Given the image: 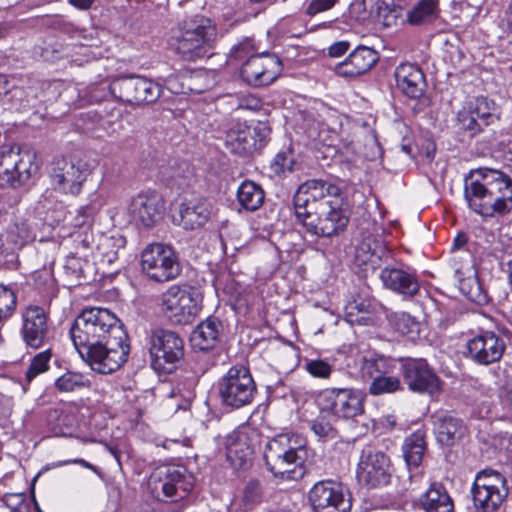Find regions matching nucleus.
<instances>
[{
  "mask_svg": "<svg viewBox=\"0 0 512 512\" xmlns=\"http://www.w3.org/2000/svg\"><path fill=\"white\" fill-rule=\"evenodd\" d=\"M73 344L93 371L111 374L127 362L128 335L120 320L108 309H84L70 328Z\"/></svg>",
  "mask_w": 512,
  "mask_h": 512,
  "instance_id": "nucleus-1",
  "label": "nucleus"
},
{
  "mask_svg": "<svg viewBox=\"0 0 512 512\" xmlns=\"http://www.w3.org/2000/svg\"><path fill=\"white\" fill-rule=\"evenodd\" d=\"M294 214L306 232L332 237L348 225L349 212L337 185L322 179L301 184L293 196Z\"/></svg>",
  "mask_w": 512,
  "mask_h": 512,
  "instance_id": "nucleus-2",
  "label": "nucleus"
},
{
  "mask_svg": "<svg viewBox=\"0 0 512 512\" xmlns=\"http://www.w3.org/2000/svg\"><path fill=\"white\" fill-rule=\"evenodd\" d=\"M464 198L483 217H504L512 212V178L500 170H471L464 178Z\"/></svg>",
  "mask_w": 512,
  "mask_h": 512,
  "instance_id": "nucleus-3",
  "label": "nucleus"
},
{
  "mask_svg": "<svg viewBox=\"0 0 512 512\" xmlns=\"http://www.w3.org/2000/svg\"><path fill=\"white\" fill-rule=\"evenodd\" d=\"M216 39V26L210 19L196 15L179 23L170 37L169 45L182 60L195 62L213 54Z\"/></svg>",
  "mask_w": 512,
  "mask_h": 512,
  "instance_id": "nucleus-4",
  "label": "nucleus"
},
{
  "mask_svg": "<svg viewBox=\"0 0 512 512\" xmlns=\"http://www.w3.org/2000/svg\"><path fill=\"white\" fill-rule=\"evenodd\" d=\"M307 451L303 446L293 447L286 434H280L265 445L264 461L267 469L281 478L298 479L304 475L303 463Z\"/></svg>",
  "mask_w": 512,
  "mask_h": 512,
  "instance_id": "nucleus-5",
  "label": "nucleus"
},
{
  "mask_svg": "<svg viewBox=\"0 0 512 512\" xmlns=\"http://www.w3.org/2000/svg\"><path fill=\"white\" fill-rule=\"evenodd\" d=\"M217 390L223 406L240 409L253 402L257 386L247 367L235 365L219 380Z\"/></svg>",
  "mask_w": 512,
  "mask_h": 512,
  "instance_id": "nucleus-6",
  "label": "nucleus"
},
{
  "mask_svg": "<svg viewBox=\"0 0 512 512\" xmlns=\"http://www.w3.org/2000/svg\"><path fill=\"white\" fill-rule=\"evenodd\" d=\"M508 493L506 477L493 469L479 471L471 487L474 506L481 512H496Z\"/></svg>",
  "mask_w": 512,
  "mask_h": 512,
  "instance_id": "nucleus-7",
  "label": "nucleus"
},
{
  "mask_svg": "<svg viewBox=\"0 0 512 512\" xmlns=\"http://www.w3.org/2000/svg\"><path fill=\"white\" fill-rule=\"evenodd\" d=\"M152 368L159 373H171L184 356V342L174 331L152 329L149 334Z\"/></svg>",
  "mask_w": 512,
  "mask_h": 512,
  "instance_id": "nucleus-8",
  "label": "nucleus"
},
{
  "mask_svg": "<svg viewBox=\"0 0 512 512\" xmlns=\"http://www.w3.org/2000/svg\"><path fill=\"white\" fill-rule=\"evenodd\" d=\"M364 394L353 388H325L316 397L318 407L338 419H354L364 413Z\"/></svg>",
  "mask_w": 512,
  "mask_h": 512,
  "instance_id": "nucleus-9",
  "label": "nucleus"
},
{
  "mask_svg": "<svg viewBox=\"0 0 512 512\" xmlns=\"http://www.w3.org/2000/svg\"><path fill=\"white\" fill-rule=\"evenodd\" d=\"M143 272L155 282H167L177 278L182 266L176 251L162 243L149 244L141 253Z\"/></svg>",
  "mask_w": 512,
  "mask_h": 512,
  "instance_id": "nucleus-10",
  "label": "nucleus"
},
{
  "mask_svg": "<svg viewBox=\"0 0 512 512\" xmlns=\"http://www.w3.org/2000/svg\"><path fill=\"white\" fill-rule=\"evenodd\" d=\"M109 91L118 100L140 106L156 102L162 88L146 77L129 75L114 79L109 85Z\"/></svg>",
  "mask_w": 512,
  "mask_h": 512,
  "instance_id": "nucleus-11",
  "label": "nucleus"
},
{
  "mask_svg": "<svg viewBox=\"0 0 512 512\" xmlns=\"http://www.w3.org/2000/svg\"><path fill=\"white\" fill-rule=\"evenodd\" d=\"M161 309L172 323L186 325L193 322L200 306L193 291L173 285L162 294Z\"/></svg>",
  "mask_w": 512,
  "mask_h": 512,
  "instance_id": "nucleus-12",
  "label": "nucleus"
},
{
  "mask_svg": "<svg viewBox=\"0 0 512 512\" xmlns=\"http://www.w3.org/2000/svg\"><path fill=\"white\" fill-rule=\"evenodd\" d=\"M33 156L15 145L0 146V187H17L31 176Z\"/></svg>",
  "mask_w": 512,
  "mask_h": 512,
  "instance_id": "nucleus-13",
  "label": "nucleus"
},
{
  "mask_svg": "<svg viewBox=\"0 0 512 512\" xmlns=\"http://www.w3.org/2000/svg\"><path fill=\"white\" fill-rule=\"evenodd\" d=\"M308 500L314 512H349L352 502L343 485L333 480H321L313 485Z\"/></svg>",
  "mask_w": 512,
  "mask_h": 512,
  "instance_id": "nucleus-14",
  "label": "nucleus"
},
{
  "mask_svg": "<svg viewBox=\"0 0 512 512\" xmlns=\"http://www.w3.org/2000/svg\"><path fill=\"white\" fill-rule=\"evenodd\" d=\"M153 491H161L172 502L185 498L194 487V478L185 469L175 466L157 468L151 476Z\"/></svg>",
  "mask_w": 512,
  "mask_h": 512,
  "instance_id": "nucleus-15",
  "label": "nucleus"
},
{
  "mask_svg": "<svg viewBox=\"0 0 512 512\" xmlns=\"http://www.w3.org/2000/svg\"><path fill=\"white\" fill-rule=\"evenodd\" d=\"M90 173L89 165L77 157H59L52 162L51 178L57 188L65 193L77 195Z\"/></svg>",
  "mask_w": 512,
  "mask_h": 512,
  "instance_id": "nucleus-16",
  "label": "nucleus"
},
{
  "mask_svg": "<svg viewBox=\"0 0 512 512\" xmlns=\"http://www.w3.org/2000/svg\"><path fill=\"white\" fill-rule=\"evenodd\" d=\"M390 459L382 451L367 446L362 450L357 479L367 488H378L390 482Z\"/></svg>",
  "mask_w": 512,
  "mask_h": 512,
  "instance_id": "nucleus-17",
  "label": "nucleus"
},
{
  "mask_svg": "<svg viewBox=\"0 0 512 512\" xmlns=\"http://www.w3.org/2000/svg\"><path fill=\"white\" fill-rule=\"evenodd\" d=\"M282 69V62L277 55L261 53L249 57L243 63L240 74L249 85L261 87L274 82Z\"/></svg>",
  "mask_w": 512,
  "mask_h": 512,
  "instance_id": "nucleus-18",
  "label": "nucleus"
},
{
  "mask_svg": "<svg viewBox=\"0 0 512 512\" xmlns=\"http://www.w3.org/2000/svg\"><path fill=\"white\" fill-rule=\"evenodd\" d=\"M401 374L404 383L412 392L432 395L440 389V380L425 359H402Z\"/></svg>",
  "mask_w": 512,
  "mask_h": 512,
  "instance_id": "nucleus-19",
  "label": "nucleus"
},
{
  "mask_svg": "<svg viewBox=\"0 0 512 512\" xmlns=\"http://www.w3.org/2000/svg\"><path fill=\"white\" fill-rule=\"evenodd\" d=\"M506 349L505 341L493 331H481L466 343V358L479 365L498 362Z\"/></svg>",
  "mask_w": 512,
  "mask_h": 512,
  "instance_id": "nucleus-20",
  "label": "nucleus"
},
{
  "mask_svg": "<svg viewBox=\"0 0 512 512\" xmlns=\"http://www.w3.org/2000/svg\"><path fill=\"white\" fill-rule=\"evenodd\" d=\"M20 334L26 346L38 349L49 339V316L39 305H28L21 311Z\"/></svg>",
  "mask_w": 512,
  "mask_h": 512,
  "instance_id": "nucleus-21",
  "label": "nucleus"
},
{
  "mask_svg": "<svg viewBox=\"0 0 512 512\" xmlns=\"http://www.w3.org/2000/svg\"><path fill=\"white\" fill-rule=\"evenodd\" d=\"M128 211L137 225L150 229L163 219L165 203L158 193L143 192L132 199Z\"/></svg>",
  "mask_w": 512,
  "mask_h": 512,
  "instance_id": "nucleus-22",
  "label": "nucleus"
},
{
  "mask_svg": "<svg viewBox=\"0 0 512 512\" xmlns=\"http://www.w3.org/2000/svg\"><path fill=\"white\" fill-rule=\"evenodd\" d=\"M380 279L385 288L404 298H413L420 291L417 272L410 268L385 267L380 272Z\"/></svg>",
  "mask_w": 512,
  "mask_h": 512,
  "instance_id": "nucleus-23",
  "label": "nucleus"
},
{
  "mask_svg": "<svg viewBox=\"0 0 512 512\" xmlns=\"http://www.w3.org/2000/svg\"><path fill=\"white\" fill-rule=\"evenodd\" d=\"M379 60V54L368 46H357L348 57L335 67L337 75L355 78L368 72Z\"/></svg>",
  "mask_w": 512,
  "mask_h": 512,
  "instance_id": "nucleus-24",
  "label": "nucleus"
},
{
  "mask_svg": "<svg viewBox=\"0 0 512 512\" xmlns=\"http://www.w3.org/2000/svg\"><path fill=\"white\" fill-rule=\"evenodd\" d=\"M351 19L361 25L387 23L388 6L383 0H353L348 10Z\"/></svg>",
  "mask_w": 512,
  "mask_h": 512,
  "instance_id": "nucleus-25",
  "label": "nucleus"
},
{
  "mask_svg": "<svg viewBox=\"0 0 512 512\" xmlns=\"http://www.w3.org/2000/svg\"><path fill=\"white\" fill-rule=\"evenodd\" d=\"M212 206L205 199L186 200L179 204L180 225L185 230L202 228L211 217Z\"/></svg>",
  "mask_w": 512,
  "mask_h": 512,
  "instance_id": "nucleus-26",
  "label": "nucleus"
},
{
  "mask_svg": "<svg viewBox=\"0 0 512 512\" xmlns=\"http://www.w3.org/2000/svg\"><path fill=\"white\" fill-rule=\"evenodd\" d=\"M397 87L409 98L418 99L425 91L426 81L422 70L414 64H401L395 70Z\"/></svg>",
  "mask_w": 512,
  "mask_h": 512,
  "instance_id": "nucleus-27",
  "label": "nucleus"
},
{
  "mask_svg": "<svg viewBox=\"0 0 512 512\" xmlns=\"http://www.w3.org/2000/svg\"><path fill=\"white\" fill-rule=\"evenodd\" d=\"M435 433L441 445L453 446L461 440L466 432L461 419L447 411H438L433 415Z\"/></svg>",
  "mask_w": 512,
  "mask_h": 512,
  "instance_id": "nucleus-28",
  "label": "nucleus"
},
{
  "mask_svg": "<svg viewBox=\"0 0 512 512\" xmlns=\"http://www.w3.org/2000/svg\"><path fill=\"white\" fill-rule=\"evenodd\" d=\"M225 144L232 153L242 157L252 156L259 152L256 140L252 138L251 128L241 123L226 132Z\"/></svg>",
  "mask_w": 512,
  "mask_h": 512,
  "instance_id": "nucleus-29",
  "label": "nucleus"
},
{
  "mask_svg": "<svg viewBox=\"0 0 512 512\" xmlns=\"http://www.w3.org/2000/svg\"><path fill=\"white\" fill-rule=\"evenodd\" d=\"M223 332V322L212 315L197 325L192 332L191 341L200 350H210L216 346Z\"/></svg>",
  "mask_w": 512,
  "mask_h": 512,
  "instance_id": "nucleus-30",
  "label": "nucleus"
},
{
  "mask_svg": "<svg viewBox=\"0 0 512 512\" xmlns=\"http://www.w3.org/2000/svg\"><path fill=\"white\" fill-rule=\"evenodd\" d=\"M226 457L234 469H242L251 463L253 449L247 442L246 435L233 432L225 442Z\"/></svg>",
  "mask_w": 512,
  "mask_h": 512,
  "instance_id": "nucleus-31",
  "label": "nucleus"
},
{
  "mask_svg": "<svg viewBox=\"0 0 512 512\" xmlns=\"http://www.w3.org/2000/svg\"><path fill=\"white\" fill-rule=\"evenodd\" d=\"M426 512H454V503L445 487L434 483L421 498Z\"/></svg>",
  "mask_w": 512,
  "mask_h": 512,
  "instance_id": "nucleus-32",
  "label": "nucleus"
},
{
  "mask_svg": "<svg viewBox=\"0 0 512 512\" xmlns=\"http://www.w3.org/2000/svg\"><path fill=\"white\" fill-rule=\"evenodd\" d=\"M265 192L262 187L250 180L243 181L237 190V201L241 208L249 212L257 211L264 203Z\"/></svg>",
  "mask_w": 512,
  "mask_h": 512,
  "instance_id": "nucleus-33",
  "label": "nucleus"
},
{
  "mask_svg": "<svg viewBox=\"0 0 512 512\" xmlns=\"http://www.w3.org/2000/svg\"><path fill=\"white\" fill-rule=\"evenodd\" d=\"M426 450L425 433L417 430L409 435L402 446L403 457L408 467H419Z\"/></svg>",
  "mask_w": 512,
  "mask_h": 512,
  "instance_id": "nucleus-34",
  "label": "nucleus"
},
{
  "mask_svg": "<svg viewBox=\"0 0 512 512\" xmlns=\"http://www.w3.org/2000/svg\"><path fill=\"white\" fill-rule=\"evenodd\" d=\"M161 174L167 185L172 188L184 189L189 185L193 176V169L186 161H175L173 164L162 167Z\"/></svg>",
  "mask_w": 512,
  "mask_h": 512,
  "instance_id": "nucleus-35",
  "label": "nucleus"
},
{
  "mask_svg": "<svg viewBox=\"0 0 512 512\" xmlns=\"http://www.w3.org/2000/svg\"><path fill=\"white\" fill-rule=\"evenodd\" d=\"M439 0H420L407 14L411 25H425L439 16Z\"/></svg>",
  "mask_w": 512,
  "mask_h": 512,
  "instance_id": "nucleus-36",
  "label": "nucleus"
},
{
  "mask_svg": "<svg viewBox=\"0 0 512 512\" xmlns=\"http://www.w3.org/2000/svg\"><path fill=\"white\" fill-rule=\"evenodd\" d=\"M126 246V238L120 234L101 236L97 244V251L103 261L111 264L117 260L119 253Z\"/></svg>",
  "mask_w": 512,
  "mask_h": 512,
  "instance_id": "nucleus-37",
  "label": "nucleus"
},
{
  "mask_svg": "<svg viewBox=\"0 0 512 512\" xmlns=\"http://www.w3.org/2000/svg\"><path fill=\"white\" fill-rule=\"evenodd\" d=\"M390 371L391 365L384 356L363 357L362 359L361 373L363 378L373 381L383 376V374H389Z\"/></svg>",
  "mask_w": 512,
  "mask_h": 512,
  "instance_id": "nucleus-38",
  "label": "nucleus"
},
{
  "mask_svg": "<svg viewBox=\"0 0 512 512\" xmlns=\"http://www.w3.org/2000/svg\"><path fill=\"white\" fill-rule=\"evenodd\" d=\"M458 126L461 131L466 133L469 137H474L481 133L488 125L484 120L476 117L472 110L464 107L459 111L457 116Z\"/></svg>",
  "mask_w": 512,
  "mask_h": 512,
  "instance_id": "nucleus-39",
  "label": "nucleus"
},
{
  "mask_svg": "<svg viewBox=\"0 0 512 512\" xmlns=\"http://www.w3.org/2000/svg\"><path fill=\"white\" fill-rule=\"evenodd\" d=\"M264 498V487L260 480L250 479L244 486L241 495V505L244 510H251L259 505Z\"/></svg>",
  "mask_w": 512,
  "mask_h": 512,
  "instance_id": "nucleus-40",
  "label": "nucleus"
},
{
  "mask_svg": "<svg viewBox=\"0 0 512 512\" xmlns=\"http://www.w3.org/2000/svg\"><path fill=\"white\" fill-rule=\"evenodd\" d=\"M402 390L403 386L400 379L396 376H390L388 374H383V376H380L371 381L368 388L369 394L373 396L391 394Z\"/></svg>",
  "mask_w": 512,
  "mask_h": 512,
  "instance_id": "nucleus-41",
  "label": "nucleus"
},
{
  "mask_svg": "<svg viewBox=\"0 0 512 512\" xmlns=\"http://www.w3.org/2000/svg\"><path fill=\"white\" fill-rule=\"evenodd\" d=\"M331 415L322 412L311 422L312 431L323 440L334 439L337 437V429L331 423Z\"/></svg>",
  "mask_w": 512,
  "mask_h": 512,
  "instance_id": "nucleus-42",
  "label": "nucleus"
},
{
  "mask_svg": "<svg viewBox=\"0 0 512 512\" xmlns=\"http://www.w3.org/2000/svg\"><path fill=\"white\" fill-rule=\"evenodd\" d=\"M90 381L81 373L67 372L57 378L55 386L59 391L70 392L79 387H88Z\"/></svg>",
  "mask_w": 512,
  "mask_h": 512,
  "instance_id": "nucleus-43",
  "label": "nucleus"
},
{
  "mask_svg": "<svg viewBox=\"0 0 512 512\" xmlns=\"http://www.w3.org/2000/svg\"><path fill=\"white\" fill-rule=\"evenodd\" d=\"M393 327L395 331L404 336H409L411 339L419 333L420 323L416 321L408 313H400L393 318Z\"/></svg>",
  "mask_w": 512,
  "mask_h": 512,
  "instance_id": "nucleus-44",
  "label": "nucleus"
},
{
  "mask_svg": "<svg viewBox=\"0 0 512 512\" xmlns=\"http://www.w3.org/2000/svg\"><path fill=\"white\" fill-rule=\"evenodd\" d=\"M17 296L15 292L0 285V324L8 320L16 310Z\"/></svg>",
  "mask_w": 512,
  "mask_h": 512,
  "instance_id": "nucleus-45",
  "label": "nucleus"
},
{
  "mask_svg": "<svg viewBox=\"0 0 512 512\" xmlns=\"http://www.w3.org/2000/svg\"><path fill=\"white\" fill-rule=\"evenodd\" d=\"M52 357L51 349L37 353L31 360V364L25 374L27 382H31L38 375L49 369V362Z\"/></svg>",
  "mask_w": 512,
  "mask_h": 512,
  "instance_id": "nucleus-46",
  "label": "nucleus"
},
{
  "mask_svg": "<svg viewBox=\"0 0 512 512\" xmlns=\"http://www.w3.org/2000/svg\"><path fill=\"white\" fill-rule=\"evenodd\" d=\"M295 165H297V162L292 152L287 149L276 154L270 167L276 175L280 176L293 172L295 170Z\"/></svg>",
  "mask_w": 512,
  "mask_h": 512,
  "instance_id": "nucleus-47",
  "label": "nucleus"
},
{
  "mask_svg": "<svg viewBox=\"0 0 512 512\" xmlns=\"http://www.w3.org/2000/svg\"><path fill=\"white\" fill-rule=\"evenodd\" d=\"M1 501L10 512H32V504L25 493H6Z\"/></svg>",
  "mask_w": 512,
  "mask_h": 512,
  "instance_id": "nucleus-48",
  "label": "nucleus"
},
{
  "mask_svg": "<svg viewBox=\"0 0 512 512\" xmlns=\"http://www.w3.org/2000/svg\"><path fill=\"white\" fill-rule=\"evenodd\" d=\"M304 369L314 378L328 379L333 372V365L324 359H305Z\"/></svg>",
  "mask_w": 512,
  "mask_h": 512,
  "instance_id": "nucleus-49",
  "label": "nucleus"
},
{
  "mask_svg": "<svg viewBox=\"0 0 512 512\" xmlns=\"http://www.w3.org/2000/svg\"><path fill=\"white\" fill-rule=\"evenodd\" d=\"M468 108L473 111L476 117L484 120L487 125L492 124L497 119L492 112L495 110L494 103H490L486 98H477L475 105H469Z\"/></svg>",
  "mask_w": 512,
  "mask_h": 512,
  "instance_id": "nucleus-50",
  "label": "nucleus"
},
{
  "mask_svg": "<svg viewBox=\"0 0 512 512\" xmlns=\"http://www.w3.org/2000/svg\"><path fill=\"white\" fill-rule=\"evenodd\" d=\"M461 290L471 301L482 304L487 301V295L483 292L476 278H469L462 282Z\"/></svg>",
  "mask_w": 512,
  "mask_h": 512,
  "instance_id": "nucleus-51",
  "label": "nucleus"
},
{
  "mask_svg": "<svg viewBox=\"0 0 512 512\" xmlns=\"http://www.w3.org/2000/svg\"><path fill=\"white\" fill-rule=\"evenodd\" d=\"M251 131L252 138L256 140L257 147L261 151L267 145L272 129L268 122L258 121Z\"/></svg>",
  "mask_w": 512,
  "mask_h": 512,
  "instance_id": "nucleus-52",
  "label": "nucleus"
},
{
  "mask_svg": "<svg viewBox=\"0 0 512 512\" xmlns=\"http://www.w3.org/2000/svg\"><path fill=\"white\" fill-rule=\"evenodd\" d=\"M83 256L71 253L66 258L64 269L68 275L80 278L84 276V264L86 261L83 260Z\"/></svg>",
  "mask_w": 512,
  "mask_h": 512,
  "instance_id": "nucleus-53",
  "label": "nucleus"
},
{
  "mask_svg": "<svg viewBox=\"0 0 512 512\" xmlns=\"http://www.w3.org/2000/svg\"><path fill=\"white\" fill-rule=\"evenodd\" d=\"M377 243L370 239H364L356 249V257L362 262L367 263L376 254Z\"/></svg>",
  "mask_w": 512,
  "mask_h": 512,
  "instance_id": "nucleus-54",
  "label": "nucleus"
},
{
  "mask_svg": "<svg viewBox=\"0 0 512 512\" xmlns=\"http://www.w3.org/2000/svg\"><path fill=\"white\" fill-rule=\"evenodd\" d=\"M75 254L83 257H88V251L93 249V235L91 233H84L78 235L74 241Z\"/></svg>",
  "mask_w": 512,
  "mask_h": 512,
  "instance_id": "nucleus-55",
  "label": "nucleus"
},
{
  "mask_svg": "<svg viewBox=\"0 0 512 512\" xmlns=\"http://www.w3.org/2000/svg\"><path fill=\"white\" fill-rule=\"evenodd\" d=\"M338 0H311L305 9V14L313 17L332 9Z\"/></svg>",
  "mask_w": 512,
  "mask_h": 512,
  "instance_id": "nucleus-56",
  "label": "nucleus"
},
{
  "mask_svg": "<svg viewBox=\"0 0 512 512\" xmlns=\"http://www.w3.org/2000/svg\"><path fill=\"white\" fill-rule=\"evenodd\" d=\"M237 101H238L237 107L239 109H247V110L256 111L262 107L261 100L258 97L251 95V94L241 95L237 98Z\"/></svg>",
  "mask_w": 512,
  "mask_h": 512,
  "instance_id": "nucleus-57",
  "label": "nucleus"
},
{
  "mask_svg": "<svg viewBox=\"0 0 512 512\" xmlns=\"http://www.w3.org/2000/svg\"><path fill=\"white\" fill-rule=\"evenodd\" d=\"M105 115H100L98 123L99 126L106 130H112L115 131V124L120 121L121 119V112L120 111H111L110 117L108 116V112H105Z\"/></svg>",
  "mask_w": 512,
  "mask_h": 512,
  "instance_id": "nucleus-58",
  "label": "nucleus"
},
{
  "mask_svg": "<svg viewBox=\"0 0 512 512\" xmlns=\"http://www.w3.org/2000/svg\"><path fill=\"white\" fill-rule=\"evenodd\" d=\"M350 49V42L339 41L335 42L328 48V54L331 57H340Z\"/></svg>",
  "mask_w": 512,
  "mask_h": 512,
  "instance_id": "nucleus-59",
  "label": "nucleus"
},
{
  "mask_svg": "<svg viewBox=\"0 0 512 512\" xmlns=\"http://www.w3.org/2000/svg\"><path fill=\"white\" fill-rule=\"evenodd\" d=\"M78 214H79V217H81L82 219L79 220L78 218L76 219V222H75V225L77 226H83L85 224H88L90 222V220L92 219V215H93V210L92 208L88 207V206H85V207H81L79 210H78Z\"/></svg>",
  "mask_w": 512,
  "mask_h": 512,
  "instance_id": "nucleus-60",
  "label": "nucleus"
},
{
  "mask_svg": "<svg viewBox=\"0 0 512 512\" xmlns=\"http://www.w3.org/2000/svg\"><path fill=\"white\" fill-rule=\"evenodd\" d=\"M67 464H78L81 465L84 468L90 469L94 472H97V467L89 463L88 461L84 459H73V460H66L62 462L60 465H67Z\"/></svg>",
  "mask_w": 512,
  "mask_h": 512,
  "instance_id": "nucleus-61",
  "label": "nucleus"
},
{
  "mask_svg": "<svg viewBox=\"0 0 512 512\" xmlns=\"http://www.w3.org/2000/svg\"><path fill=\"white\" fill-rule=\"evenodd\" d=\"M68 2L78 9L87 10L92 6L94 0H68Z\"/></svg>",
  "mask_w": 512,
  "mask_h": 512,
  "instance_id": "nucleus-62",
  "label": "nucleus"
},
{
  "mask_svg": "<svg viewBox=\"0 0 512 512\" xmlns=\"http://www.w3.org/2000/svg\"><path fill=\"white\" fill-rule=\"evenodd\" d=\"M9 82L6 76L0 74V100L9 93Z\"/></svg>",
  "mask_w": 512,
  "mask_h": 512,
  "instance_id": "nucleus-63",
  "label": "nucleus"
},
{
  "mask_svg": "<svg viewBox=\"0 0 512 512\" xmlns=\"http://www.w3.org/2000/svg\"><path fill=\"white\" fill-rule=\"evenodd\" d=\"M250 47H251L250 42L249 41H245V42L240 43L237 46H235L232 49V51L235 53V57L236 58H241L242 57L241 52L242 51H248Z\"/></svg>",
  "mask_w": 512,
  "mask_h": 512,
  "instance_id": "nucleus-64",
  "label": "nucleus"
}]
</instances>
